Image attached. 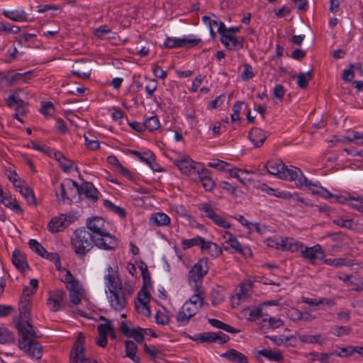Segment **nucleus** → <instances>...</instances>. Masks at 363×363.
<instances>
[{"instance_id": "473e14b6", "label": "nucleus", "mask_w": 363, "mask_h": 363, "mask_svg": "<svg viewBox=\"0 0 363 363\" xmlns=\"http://www.w3.org/2000/svg\"><path fill=\"white\" fill-rule=\"evenodd\" d=\"M195 294L193 295L186 303H191V305L195 306H199V309L202 307L204 300V293L202 291L200 287L194 289Z\"/></svg>"}, {"instance_id": "6e6d98bb", "label": "nucleus", "mask_w": 363, "mask_h": 363, "mask_svg": "<svg viewBox=\"0 0 363 363\" xmlns=\"http://www.w3.org/2000/svg\"><path fill=\"white\" fill-rule=\"evenodd\" d=\"M143 348L144 352L147 353L152 359L159 358L162 354V352L160 350L157 349L154 346H149L146 343L144 344Z\"/></svg>"}, {"instance_id": "c9c22d12", "label": "nucleus", "mask_w": 363, "mask_h": 363, "mask_svg": "<svg viewBox=\"0 0 363 363\" xmlns=\"http://www.w3.org/2000/svg\"><path fill=\"white\" fill-rule=\"evenodd\" d=\"M230 176L232 177L236 178L240 183H242L243 185H247L251 183L252 179H247L245 177H243L242 175L243 174H249L250 172L247 170H242L240 169H231L229 171Z\"/></svg>"}, {"instance_id": "a211bd4d", "label": "nucleus", "mask_w": 363, "mask_h": 363, "mask_svg": "<svg viewBox=\"0 0 363 363\" xmlns=\"http://www.w3.org/2000/svg\"><path fill=\"white\" fill-rule=\"evenodd\" d=\"M197 180L200 181L206 191H211L215 187V182L210 176L209 171L205 168H202L199 172V175L196 176V181Z\"/></svg>"}, {"instance_id": "c85d7f7f", "label": "nucleus", "mask_w": 363, "mask_h": 363, "mask_svg": "<svg viewBox=\"0 0 363 363\" xmlns=\"http://www.w3.org/2000/svg\"><path fill=\"white\" fill-rule=\"evenodd\" d=\"M138 347L132 340H126L125 342V356L133 360L135 363H140V359L136 356Z\"/></svg>"}, {"instance_id": "13d9d810", "label": "nucleus", "mask_w": 363, "mask_h": 363, "mask_svg": "<svg viewBox=\"0 0 363 363\" xmlns=\"http://www.w3.org/2000/svg\"><path fill=\"white\" fill-rule=\"evenodd\" d=\"M332 333L337 337L348 335L352 333V328L347 326H334Z\"/></svg>"}, {"instance_id": "3c124183", "label": "nucleus", "mask_w": 363, "mask_h": 363, "mask_svg": "<svg viewBox=\"0 0 363 363\" xmlns=\"http://www.w3.org/2000/svg\"><path fill=\"white\" fill-rule=\"evenodd\" d=\"M264 322H268L269 327L273 329L280 328L284 325V322L280 318H272L269 316L267 314L264 315V318H263Z\"/></svg>"}, {"instance_id": "2eb2a0df", "label": "nucleus", "mask_w": 363, "mask_h": 363, "mask_svg": "<svg viewBox=\"0 0 363 363\" xmlns=\"http://www.w3.org/2000/svg\"><path fill=\"white\" fill-rule=\"evenodd\" d=\"M220 42L229 50H239L243 48L244 38L242 36L223 34Z\"/></svg>"}, {"instance_id": "774afa93", "label": "nucleus", "mask_w": 363, "mask_h": 363, "mask_svg": "<svg viewBox=\"0 0 363 363\" xmlns=\"http://www.w3.org/2000/svg\"><path fill=\"white\" fill-rule=\"evenodd\" d=\"M138 301L140 303V306L143 304L149 303L150 302V294L144 288H142L141 290L138 294Z\"/></svg>"}, {"instance_id": "4468645a", "label": "nucleus", "mask_w": 363, "mask_h": 363, "mask_svg": "<svg viewBox=\"0 0 363 363\" xmlns=\"http://www.w3.org/2000/svg\"><path fill=\"white\" fill-rule=\"evenodd\" d=\"M69 191V194L72 193H79V186L77 182L69 179L64 183H61L60 184V199H59V202L65 203L66 200L69 201H72V199L67 194V191Z\"/></svg>"}, {"instance_id": "20e7f679", "label": "nucleus", "mask_w": 363, "mask_h": 363, "mask_svg": "<svg viewBox=\"0 0 363 363\" xmlns=\"http://www.w3.org/2000/svg\"><path fill=\"white\" fill-rule=\"evenodd\" d=\"M71 245L77 256L79 259H84L94 246H96V238L86 228H79L73 233Z\"/></svg>"}, {"instance_id": "a878e982", "label": "nucleus", "mask_w": 363, "mask_h": 363, "mask_svg": "<svg viewBox=\"0 0 363 363\" xmlns=\"http://www.w3.org/2000/svg\"><path fill=\"white\" fill-rule=\"evenodd\" d=\"M4 16L15 22H24L28 20V15L23 9H17L13 11H4Z\"/></svg>"}, {"instance_id": "5701e85b", "label": "nucleus", "mask_w": 363, "mask_h": 363, "mask_svg": "<svg viewBox=\"0 0 363 363\" xmlns=\"http://www.w3.org/2000/svg\"><path fill=\"white\" fill-rule=\"evenodd\" d=\"M261 356L277 362H281L284 359V357L280 352H273L268 349H262L261 350L257 351L255 357L260 361Z\"/></svg>"}, {"instance_id": "bf43d9fd", "label": "nucleus", "mask_w": 363, "mask_h": 363, "mask_svg": "<svg viewBox=\"0 0 363 363\" xmlns=\"http://www.w3.org/2000/svg\"><path fill=\"white\" fill-rule=\"evenodd\" d=\"M349 206L358 211L363 213V197H354L350 196V201Z\"/></svg>"}, {"instance_id": "6ab92c4d", "label": "nucleus", "mask_w": 363, "mask_h": 363, "mask_svg": "<svg viewBox=\"0 0 363 363\" xmlns=\"http://www.w3.org/2000/svg\"><path fill=\"white\" fill-rule=\"evenodd\" d=\"M220 357L233 363H249L247 357L235 349L227 350Z\"/></svg>"}, {"instance_id": "6e6552de", "label": "nucleus", "mask_w": 363, "mask_h": 363, "mask_svg": "<svg viewBox=\"0 0 363 363\" xmlns=\"http://www.w3.org/2000/svg\"><path fill=\"white\" fill-rule=\"evenodd\" d=\"M84 337L82 336V334L80 333V336L75 342L71 350V363H98L94 359L84 357Z\"/></svg>"}, {"instance_id": "e2e57ef3", "label": "nucleus", "mask_w": 363, "mask_h": 363, "mask_svg": "<svg viewBox=\"0 0 363 363\" xmlns=\"http://www.w3.org/2000/svg\"><path fill=\"white\" fill-rule=\"evenodd\" d=\"M142 330L143 329L141 328H132L129 337H133L137 342L142 343L145 339Z\"/></svg>"}, {"instance_id": "7c9ffc66", "label": "nucleus", "mask_w": 363, "mask_h": 363, "mask_svg": "<svg viewBox=\"0 0 363 363\" xmlns=\"http://www.w3.org/2000/svg\"><path fill=\"white\" fill-rule=\"evenodd\" d=\"M67 289L69 291V300L71 303L74 305L79 304L83 297V291L81 284H78L77 286H75V287H69Z\"/></svg>"}, {"instance_id": "cd10ccee", "label": "nucleus", "mask_w": 363, "mask_h": 363, "mask_svg": "<svg viewBox=\"0 0 363 363\" xmlns=\"http://www.w3.org/2000/svg\"><path fill=\"white\" fill-rule=\"evenodd\" d=\"M298 340L304 343L318 344L323 345L326 342V338L322 334L312 335H299Z\"/></svg>"}, {"instance_id": "393cba45", "label": "nucleus", "mask_w": 363, "mask_h": 363, "mask_svg": "<svg viewBox=\"0 0 363 363\" xmlns=\"http://www.w3.org/2000/svg\"><path fill=\"white\" fill-rule=\"evenodd\" d=\"M12 262L21 272H24L29 268L26 257L17 249L13 252Z\"/></svg>"}, {"instance_id": "603ef678", "label": "nucleus", "mask_w": 363, "mask_h": 363, "mask_svg": "<svg viewBox=\"0 0 363 363\" xmlns=\"http://www.w3.org/2000/svg\"><path fill=\"white\" fill-rule=\"evenodd\" d=\"M62 281L66 284V288L75 287V286L80 284L79 281L74 277L69 270L66 271V274Z\"/></svg>"}, {"instance_id": "338daca9", "label": "nucleus", "mask_w": 363, "mask_h": 363, "mask_svg": "<svg viewBox=\"0 0 363 363\" xmlns=\"http://www.w3.org/2000/svg\"><path fill=\"white\" fill-rule=\"evenodd\" d=\"M333 223L337 225H339L342 228H345L347 229H352L354 225V222L352 221V220L343 219L342 218H337L333 220Z\"/></svg>"}, {"instance_id": "c03bdc74", "label": "nucleus", "mask_w": 363, "mask_h": 363, "mask_svg": "<svg viewBox=\"0 0 363 363\" xmlns=\"http://www.w3.org/2000/svg\"><path fill=\"white\" fill-rule=\"evenodd\" d=\"M104 206L114 213L118 214L121 218H123L125 217V210L120 206H116L111 201L106 199L104 200Z\"/></svg>"}, {"instance_id": "37998d69", "label": "nucleus", "mask_w": 363, "mask_h": 363, "mask_svg": "<svg viewBox=\"0 0 363 363\" xmlns=\"http://www.w3.org/2000/svg\"><path fill=\"white\" fill-rule=\"evenodd\" d=\"M196 273L205 276L208 270V261L206 259H201L191 269Z\"/></svg>"}, {"instance_id": "9d476101", "label": "nucleus", "mask_w": 363, "mask_h": 363, "mask_svg": "<svg viewBox=\"0 0 363 363\" xmlns=\"http://www.w3.org/2000/svg\"><path fill=\"white\" fill-rule=\"evenodd\" d=\"M67 296L65 292L62 289H55L49 291L48 298V306L52 312H57L61 310L62 306L66 302Z\"/></svg>"}, {"instance_id": "ea45409f", "label": "nucleus", "mask_w": 363, "mask_h": 363, "mask_svg": "<svg viewBox=\"0 0 363 363\" xmlns=\"http://www.w3.org/2000/svg\"><path fill=\"white\" fill-rule=\"evenodd\" d=\"M0 203H3L6 207L14 211L18 214L23 213V209L16 199L12 200L11 199L4 197V199H1Z\"/></svg>"}, {"instance_id": "72a5a7b5", "label": "nucleus", "mask_w": 363, "mask_h": 363, "mask_svg": "<svg viewBox=\"0 0 363 363\" xmlns=\"http://www.w3.org/2000/svg\"><path fill=\"white\" fill-rule=\"evenodd\" d=\"M201 250H207L208 254L214 257H218L222 253L221 248L218 245L211 241L204 240V244L203 245Z\"/></svg>"}, {"instance_id": "4be33fe9", "label": "nucleus", "mask_w": 363, "mask_h": 363, "mask_svg": "<svg viewBox=\"0 0 363 363\" xmlns=\"http://www.w3.org/2000/svg\"><path fill=\"white\" fill-rule=\"evenodd\" d=\"M264 167L267 170L269 174L279 178L281 172L284 168V164L281 160L276 159L268 161Z\"/></svg>"}, {"instance_id": "864d4df0", "label": "nucleus", "mask_w": 363, "mask_h": 363, "mask_svg": "<svg viewBox=\"0 0 363 363\" xmlns=\"http://www.w3.org/2000/svg\"><path fill=\"white\" fill-rule=\"evenodd\" d=\"M203 277L204 276L199 273H196V272L191 269L189 272V282L190 284L194 283V288L196 289V286L200 287L199 283L202 281Z\"/></svg>"}, {"instance_id": "a19ab883", "label": "nucleus", "mask_w": 363, "mask_h": 363, "mask_svg": "<svg viewBox=\"0 0 363 363\" xmlns=\"http://www.w3.org/2000/svg\"><path fill=\"white\" fill-rule=\"evenodd\" d=\"M32 73L31 71L26 72L25 73H18L16 72L11 75H8L5 77L6 81L8 82L9 85H12L17 80L26 81L27 77Z\"/></svg>"}, {"instance_id": "09e8293b", "label": "nucleus", "mask_w": 363, "mask_h": 363, "mask_svg": "<svg viewBox=\"0 0 363 363\" xmlns=\"http://www.w3.org/2000/svg\"><path fill=\"white\" fill-rule=\"evenodd\" d=\"M192 317L189 315L187 313L181 308L176 316V320L179 326H185L187 325Z\"/></svg>"}, {"instance_id": "f3484780", "label": "nucleus", "mask_w": 363, "mask_h": 363, "mask_svg": "<svg viewBox=\"0 0 363 363\" xmlns=\"http://www.w3.org/2000/svg\"><path fill=\"white\" fill-rule=\"evenodd\" d=\"M267 137V132L257 127L252 128L248 133V138L255 147L262 146Z\"/></svg>"}, {"instance_id": "9b49d317", "label": "nucleus", "mask_w": 363, "mask_h": 363, "mask_svg": "<svg viewBox=\"0 0 363 363\" xmlns=\"http://www.w3.org/2000/svg\"><path fill=\"white\" fill-rule=\"evenodd\" d=\"M199 209L204 213L205 216L211 219L216 225L223 228H230V224L225 220L223 217L217 214L213 209L211 204L209 203H201Z\"/></svg>"}, {"instance_id": "680f3d73", "label": "nucleus", "mask_w": 363, "mask_h": 363, "mask_svg": "<svg viewBox=\"0 0 363 363\" xmlns=\"http://www.w3.org/2000/svg\"><path fill=\"white\" fill-rule=\"evenodd\" d=\"M243 102L238 101L233 106V113L231 114L232 121H238L240 120V112L242 109Z\"/></svg>"}, {"instance_id": "2f4dec72", "label": "nucleus", "mask_w": 363, "mask_h": 363, "mask_svg": "<svg viewBox=\"0 0 363 363\" xmlns=\"http://www.w3.org/2000/svg\"><path fill=\"white\" fill-rule=\"evenodd\" d=\"M204 240V238L199 235L191 239H182L181 241V246L184 250L189 249L194 246H199L201 249H202Z\"/></svg>"}, {"instance_id": "b1692460", "label": "nucleus", "mask_w": 363, "mask_h": 363, "mask_svg": "<svg viewBox=\"0 0 363 363\" xmlns=\"http://www.w3.org/2000/svg\"><path fill=\"white\" fill-rule=\"evenodd\" d=\"M82 191L87 199L96 201L99 199V191L91 182H84L82 186H79V193Z\"/></svg>"}, {"instance_id": "de8ad7c7", "label": "nucleus", "mask_w": 363, "mask_h": 363, "mask_svg": "<svg viewBox=\"0 0 363 363\" xmlns=\"http://www.w3.org/2000/svg\"><path fill=\"white\" fill-rule=\"evenodd\" d=\"M15 340L14 335L6 328H0V344L13 342Z\"/></svg>"}, {"instance_id": "e433bc0d", "label": "nucleus", "mask_w": 363, "mask_h": 363, "mask_svg": "<svg viewBox=\"0 0 363 363\" xmlns=\"http://www.w3.org/2000/svg\"><path fill=\"white\" fill-rule=\"evenodd\" d=\"M20 194L25 198L29 205H35L36 199L33 189L28 186L21 187Z\"/></svg>"}, {"instance_id": "412c9836", "label": "nucleus", "mask_w": 363, "mask_h": 363, "mask_svg": "<svg viewBox=\"0 0 363 363\" xmlns=\"http://www.w3.org/2000/svg\"><path fill=\"white\" fill-rule=\"evenodd\" d=\"M150 223L153 226H167L171 223L170 218L164 213L157 212L152 213L150 217Z\"/></svg>"}, {"instance_id": "58836bf2", "label": "nucleus", "mask_w": 363, "mask_h": 363, "mask_svg": "<svg viewBox=\"0 0 363 363\" xmlns=\"http://www.w3.org/2000/svg\"><path fill=\"white\" fill-rule=\"evenodd\" d=\"M263 191H265L268 194L274 195L277 198L283 199L288 200L292 197L291 194L287 191H280L277 189H272L271 187L267 186L266 184H264V187L262 188Z\"/></svg>"}, {"instance_id": "f8f14e48", "label": "nucleus", "mask_w": 363, "mask_h": 363, "mask_svg": "<svg viewBox=\"0 0 363 363\" xmlns=\"http://www.w3.org/2000/svg\"><path fill=\"white\" fill-rule=\"evenodd\" d=\"M174 164L180 169L182 174L196 181V176L199 175L200 170L195 167V162L191 159L177 160L174 162Z\"/></svg>"}, {"instance_id": "0e129e2a", "label": "nucleus", "mask_w": 363, "mask_h": 363, "mask_svg": "<svg viewBox=\"0 0 363 363\" xmlns=\"http://www.w3.org/2000/svg\"><path fill=\"white\" fill-rule=\"evenodd\" d=\"M322 262L328 265L338 267L341 266H345V259L343 258H335V259H322Z\"/></svg>"}, {"instance_id": "7ed1b4c3", "label": "nucleus", "mask_w": 363, "mask_h": 363, "mask_svg": "<svg viewBox=\"0 0 363 363\" xmlns=\"http://www.w3.org/2000/svg\"><path fill=\"white\" fill-rule=\"evenodd\" d=\"M105 221L101 217L89 218L86 222V229L96 238V247L105 250H112L118 247V240L104 228Z\"/></svg>"}, {"instance_id": "49530a36", "label": "nucleus", "mask_w": 363, "mask_h": 363, "mask_svg": "<svg viewBox=\"0 0 363 363\" xmlns=\"http://www.w3.org/2000/svg\"><path fill=\"white\" fill-rule=\"evenodd\" d=\"M145 128L148 129L150 131L157 130L160 126V121L157 116H153L147 118L144 121Z\"/></svg>"}, {"instance_id": "ddd939ff", "label": "nucleus", "mask_w": 363, "mask_h": 363, "mask_svg": "<svg viewBox=\"0 0 363 363\" xmlns=\"http://www.w3.org/2000/svg\"><path fill=\"white\" fill-rule=\"evenodd\" d=\"M272 243H269L268 245L269 246H276V248L283 251L286 250L291 252H297L298 250L301 251V249L303 248V245L291 238H281L274 244L273 240H272Z\"/></svg>"}, {"instance_id": "4c0bfd02", "label": "nucleus", "mask_w": 363, "mask_h": 363, "mask_svg": "<svg viewBox=\"0 0 363 363\" xmlns=\"http://www.w3.org/2000/svg\"><path fill=\"white\" fill-rule=\"evenodd\" d=\"M211 298L213 306L220 303L224 300L223 289L220 286L213 289L211 292Z\"/></svg>"}, {"instance_id": "1a4fd4ad", "label": "nucleus", "mask_w": 363, "mask_h": 363, "mask_svg": "<svg viewBox=\"0 0 363 363\" xmlns=\"http://www.w3.org/2000/svg\"><path fill=\"white\" fill-rule=\"evenodd\" d=\"M194 340L203 342H217L218 344H224L227 342L230 337L223 332H208L196 334L193 337Z\"/></svg>"}, {"instance_id": "8fccbe9b", "label": "nucleus", "mask_w": 363, "mask_h": 363, "mask_svg": "<svg viewBox=\"0 0 363 363\" xmlns=\"http://www.w3.org/2000/svg\"><path fill=\"white\" fill-rule=\"evenodd\" d=\"M208 166L225 172H229L230 169V168H229L230 166V164L219 160H214L213 162H209Z\"/></svg>"}, {"instance_id": "5fc2aeb1", "label": "nucleus", "mask_w": 363, "mask_h": 363, "mask_svg": "<svg viewBox=\"0 0 363 363\" xmlns=\"http://www.w3.org/2000/svg\"><path fill=\"white\" fill-rule=\"evenodd\" d=\"M203 277L204 276L199 273H196V272L191 269L189 272V282L190 284L194 283V288L196 289V286L200 287L199 283L202 281Z\"/></svg>"}, {"instance_id": "dca6fc26", "label": "nucleus", "mask_w": 363, "mask_h": 363, "mask_svg": "<svg viewBox=\"0 0 363 363\" xmlns=\"http://www.w3.org/2000/svg\"><path fill=\"white\" fill-rule=\"evenodd\" d=\"M6 103L8 106L14 109L16 113H20L21 116H25L28 113L27 104L15 95H10Z\"/></svg>"}, {"instance_id": "f704fd0d", "label": "nucleus", "mask_w": 363, "mask_h": 363, "mask_svg": "<svg viewBox=\"0 0 363 363\" xmlns=\"http://www.w3.org/2000/svg\"><path fill=\"white\" fill-rule=\"evenodd\" d=\"M313 75L311 71H308L307 72H299L297 75V84L298 86L302 89H305L307 88L308 82L313 79Z\"/></svg>"}, {"instance_id": "423d86ee", "label": "nucleus", "mask_w": 363, "mask_h": 363, "mask_svg": "<svg viewBox=\"0 0 363 363\" xmlns=\"http://www.w3.org/2000/svg\"><path fill=\"white\" fill-rule=\"evenodd\" d=\"M279 179L289 181H294L298 188H302L303 185L307 182V178L303 175L302 171L296 167H287L284 164V168L281 172Z\"/></svg>"}, {"instance_id": "f03ea898", "label": "nucleus", "mask_w": 363, "mask_h": 363, "mask_svg": "<svg viewBox=\"0 0 363 363\" xmlns=\"http://www.w3.org/2000/svg\"><path fill=\"white\" fill-rule=\"evenodd\" d=\"M20 338L18 347L31 358L40 359L43 354V347L35 340L39 336L34 330L33 325L28 321L16 323Z\"/></svg>"}, {"instance_id": "69168bd1", "label": "nucleus", "mask_w": 363, "mask_h": 363, "mask_svg": "<svg viewBox=\"0 0 363 363\" xmlns=\"http://www.w3.org/2000/svg\"><path fill=\"white\" fill-rule=\"evenodd\" d=\"M311 358L313 361H320L322 363L329 362V356L328 352H313L311 354Z\"/></svg>"}, {"instance_id": "052dcab7", "label": "nucleus", "mask_w": 363, "mask_h": 363, "mask_svg": "<svg viewBox=\"0 0 363 363\" xmlns=\"http://www.w3.org/2000/svg\"><path fill=\"white\" fill-rule=\"evenodd\" d=\"M243 68L244 69L240 75V77L242 81L246 82L252 79L255 74L252 70V67L250 64H244Z\"/></svg>"}, {"instance_id": "a18cd8bd", "label": "nucleus", "mask_w": 363, "mask_h": 363, "mask_svg": "<svg viewBox=\"0 0 363 363\" xmlns=\"http://www.w3.org/2000/svg\"><path fill=\"white\" fill-rule=\"evenodd\" d=\"M130 153L135 157L141 162L146 163L147 164H150L151 162L153 159L154 154L151 151L145 152L144 153H141L137 150H131Z\"/></svg>"}, {"instance_id": "f257e3e1", "label": "nucleus", "mask_w": 363, "mask_h": 363, "mask_svg": "<svg viewBox=\"0 0 363 363\" xmlns=\"http://www.w3.org/2000/svg\"><path fill=\"white\" fill-rule=\"evenodd\" d=\"M106 271L105 280L109 291V296H108L109 304L114 311H121L126 307L127 296L131 295L132 290L130 287L123 286L117 275L118 271L114 270L111 266H108Z\"/></svg>"}, {"instance_id": "c756f323", "label": "nucleus", "mask_w": 363, "mask_h": 363, "mask_svg": "<svg viewBox=\"0 0 363 363\" xmlns=\"http://www.w3.org/2000/svg\"><path fill=\"white\" fill-rule=\"evenodd\" d=\"M30 300H21L19 301V318L20 320L17 321L23 322L28 321V318L30 317Z\"/></svg>"}, {"instance_id": "aec40b11", "label": "nucleus", "mask_w": 363, "mask_h": 363, "mask_svg": "<svg viewBox=\"0 0 363 363\" xmlns=\"http://www.w3.org/2000/svg\"><path fill=\"white\" fill-rule=\"evenodd\" d=\"M66 228H67L66 217L62 214L53 218L48 225V229L52 233L62 231Z\"/></svg>"}, {"instance_id": "bb28decb", "label": "nucleus", "mask_w": 363, "mask_h": 363, "mask_svg": "<svg viewBox=\"0 0 363 363\" xmlns=\"http://www.w3.org/2000/svg\"><path fill=\"white\" fill-rule=\"evenodd\" d=\"M223 237L226 240V242L228 243L230 246L235 250V252L245 253V250H246L250 253V249L247 247H242L237 238L230 232H225Z\"/></svg>"}, {"instance_id": "39448f33", "label": "nucleus", "mask_w": 363, "mask_h": 363, "mask_svg": "<svg viewBox=\"0 0 363 363\" xmlns=\"http://www.w3.org/2000/svg\"><path fill=\"white\" fill-rule=\"evenodd\" d=\"M201 42V38H192V35L184 36L181 38L167 37L164 42V46L167 48H192Z\"/></svg>"}, {"instance_id": "79ce46f5", "label": "nucleus", "mask_w": 363, "mask_h": 363, "mask_svg": "<svg viewBox=\"0 0 363 363\" xmlns=\"http://www.w3.org/2000/svg\"><path fill=\"white\" fill-rule=\"evenodd\" d=\"M28 245L30 248L35 252L38 255L41 256L42 257H45V254L47 253V250L45 248L36 240L35 239H30L28 241Z\"/></svg>"}, {"instance_id": "0eeeda50", "label": "nucleus", "mask_w": 363, "mask_h": 363, "mask_svg": "<svg viewBox=\"0 0 363 363\" xmlns=\"http://www.w3.org/2000/svg\"><path fill=\"white\" fill-rule=\"evenodd\" d=\"M301 257L311 264L316 265L318 261H322L326 255L320 245L317 244L312 247H305L301 249Z\"/></svg>"}, {"instance_id": "4d7b16f0", "label": "nucleus", "mask_w": 363, "mask_h": 363, "mask_svg": "<svg viewBox=\"0 0 363 363\" xmlns=\"http://www.w3.org/2000/svg\"><path fill=\"white\" fill-rule=\"evenodd\" d=\"M21 31V28L18 26L5 23L3 22L0 23V33L8 32L11 33H18Z\"/></svg>"}]
</instances>
